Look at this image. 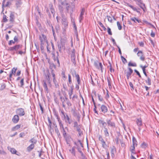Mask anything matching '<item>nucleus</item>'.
Returning a JSON list of instances; mask_svg holds the SVG:
<instances>
[{"label":"nucleus","mask_w":159,"mask_h":159,"mask_svg":"<svg viewBox=\"0 0 159 159\" xmlns=\"http://www.w3.org/2000/svg\"><path fill=\"white\" fill-rule=\"evenodd\" d=\"M46 80L43 81V86L45 89V91H46V92L48 93V88L47 83L50 84L51 83V81L50 78L49 73H48L47 74V76H46Z\"/></svg>","instance_id":"nucleus-1"},{"label":"nucleus","mask_w":159,"mask_h":159,"mask_svg":"<svg viewBox=\"0 0 159 159\" xmlns=\"http://www.w3.org/2000/svg\"><path fill=\"white\" fill-rule=\"evenodd\" d=\"M62 24L65 27L68 25V22L66 17L64 14H62L61 15Z\"/></svg>","instance_id":"nucleus-2"},{"label":"nucleus","mask_w":159,"mask_h":159,"mask_svg":"<svg viewBox=\"0 0 159 159\" xmlns=\"http://www.w3.org/2000/svg\"><path fill=\"white\" fill-rule=\"evenodd\" d=\"M16 113L19 116H23L25 114L24 110L22 108H20L16 110Z\"/></svg>","instance_id":"nucleus-3"},{"label":"nucleus","mask_w":159,"mask_h":159,"mask_svg":"<svg viewBox=\"0 0 159 159\" xmlns=\"http://www.w3.org/2000/svg\"><path fill=\"white\" fill-rule=\"evenodd\" d=\"M128 69L129 70L127 72H126V70H125L124 71L125 73L126 74L128 80L129 79V77L133 72V70L131 68H129Z\"/></svg>","instance_id":"nucleus-4"},{"label":"nucleus","mask_w":159,"mask_h":159,"mask_svg":"<svg viewBox=\"0 0 159 159\" xmlns=\"http://www.w3.org/2000/svg\"><path fill=\"white\" fill-rule=\"evenodd\" d=\"M100 110L101 112L105 114L108 111V109L106 106L102 105L101 106Z\"/></svg>","instance_id":"nucleus-5"},{"label":"nucleus","mask_w":159,"mask_h":159,"mask_svg":"<svg viewBox=\"0 0 159 159\" xmlns=\"http://www.w3.org/2000/svg\"><path fill=\"white\" fill-rule=\"evenodd\" d=\"M138 57H140V59L142 61L145 60V57L142 51L139 50L137 54Z\"/></svg>","instance_id":"nucleus-6"},{"label":"nucleus","mask_w":159,"mask_h":159,"mask_svg":"<svg viewBox=\"0 0 159 159\" xmlns=\"http://www.w3.org/2000/svg\"><path fill=\"white\" fill-rule=\"evenodd\" d=\"M61 113L64 116V118L66 119L67 120V121L66 120V122H67L69 124H70L72 122L71 119L67 115H66L65 116L63 112L62 111Z\"/></svg>","instance_id":"nucleus-7"},{"label":"nucleus","mask_w":159,"mask_h":159,"mask_svg":"<svg viewBox=\"0 0 159 159\" xmlns=\"http://www.w3.org/2000/svg\"><path fill=\"white\" fill-rule=\"evenodd\" d=\"M107 122L108 126H110L113 128L115 127L116 126L115 123L111 121L110 120H107Z\"/></svg>","instance_id":"nucleus-8"},{"label":"nucleus","mask_w":159,"mask_h":159,"mask_svg":"<svg viewBox=\"0 0 159 159\" xmlns=\"http://www.w3.org/2000/svg\"><path fill=\"white\" fill-rule=\"evenodd\" d=\"M19 120V117L18 115H15L12 119V121L14 123H16Z\"/></svg>","instance_id":"nucleus-9"},{"label":"nucleus","mask_w":159,"mask_h":159,"mask_svg":"<svg viewBox=\"0 0 159 159\" xmlns=\"http://www.w3.org/2000/svg\"><path fill=\"white\" fill-rule=\"evenodd\" d=\"M14 12H11L10 15L9 21L10 22H13L15 20V16Z\"/></svg>","instance_id":"nucleus-10"},{"label":"nucleus","mask_w":159,"mask_h":159,"mask_svg":"<svg viewBox=\"0 0 159 159\" xmlns=\"http://www.w3.org/2000/svg\"><path fill=\"white\" fill-rule=\"evenodd\" d=\"M55 116L57 117V119L60 127V129H61L62 128V129H63V128H64L63 124L62 123L61 121L60 120V118L59 117L58 115L55 114Z\"/></svg>","instance_id":"nucleus-11"},{"label":"nucleus","mask_w":159,"mask_h":159,"mask_svg":"<svg viewBox=\"0 0 159 159\" xmlns=\"http://www.w3.org/2000/svg\"><path fill=\"white\" fill-rule=\"evenodd\" d=\"M82 125H78L76 121H75L74 123V127L76 130L81 128Z\"/></svg>","instance_id":"nucleus-12"},{"label":"nucleus","mask_w":159,"mask_h":159,"mask_svg":"<svg viewBox=\"0 0 159 159\" xmlns=\"http://www.w3.org/2000/svg\"><path fill=\"white\" fill-rule=\"evenodd\" d=\"M57 47L59 51L60 52H62V49L65 50V47L64 45L61 43H59L57 45Z\"/></svg>","instance_id":"nucleus-13"},{"label":"nucleus","mask_w":159,"mask_h":159,"mask_svg":"<svg viewBox=\"0 0 159 159\" xmlns=\"http://www.w3.org/2000/svg\"><path fill=\"white\" fill-rule=\"evenodd\" d=\"M61 4L63 6L66 7L67 11L69 12L70 8L69 5L66 2H61Z\"/></svg>","instance_id":"nucleus-14"},{"label":"nucleus","mask_w":159,"mask_h":159,"mask_svg":"<svg viewBox=\"0 0 159 159\" xmlns=\"http://www.w3.org/2000/svg\"><path fill=\"white\" fill-rule=\"evenodd\" d=\"M22 0H16L15 3L16 7L18 8L20 7L22 4Z\"/></svg>","instance_id":"nucleus-15"},{"label":"nucleus","mask_w":159,"mask_h":159,"mask_svg":"<svg viewBox=\"0 0 159 159\" xmlns=\"http://www.w3.org/2000/svg\"><path fill=\"white\" fill-rule=\"evenodd\" d=\"M60 99L61 102H62V106L63 108H65L66 105H65V103L66 102V97L65 98L62 97V96H60Z\"/></svg>","instance_id":"nucleus-16"},{"label":"nucleus","mask_w":159,"mask_h":159,"mask_svg":"<svg viewBox=\"0 0 159 159\" xmlns=\"http://www.w3.org/2000/svg\"><path fill=\"white\" fill-rule=\"evenodd\" d=\"M34 145L31 144L27 148V151L28 152H30L34 148Z\"/></svg>","instance_id":"nucleus-17"},{"label":"nucleus","mask_w":159,"mask_h":159,"mask_svg":"<svg viewBox=\"0 0 159 159\" xmlns=\"http://www.w3.org/2000/svg\"><path fill=\"white\" fill-rule=\"evenodd\" d=\"M57 56L56 57H54L53 58V60L54 61H57V63L58 65V66H60V63L59 61V60L58 59V57H59V55L58 54V52H57Z\"/></svg>","instance_id":"nucleus-18"},{"label":"nucleus","mask_w":159,"mask_h":159,"mask_svg":"<svg viewBox=\"0 0 159 159\" xmlns=\"http://www.w3.org/2000/svg\"><path fill=\"white\" fill-rule=\"evenodd\" d=\"M39 38L40 42L47 40L46 37L43 34H42L41 36H39Z\"/></svg>","instance_id":"nucleus-19"},{"label":"nucleus","mask_w":159,"mask_h":159,"mask_svg":"<svg viewBox=\"0 0 159 159\" xmlns=\"http://www.w3.org/2000/svg\"><path fill=\"white\" fill-rule=\"evenodd\" d=\"M136 123L138 126L142 125V120L141 118H138L136 120Z\"/></svg>","instance_id":"nucleus-20"},{"label":"nucleus","mask_w":159,"mask_h":159,"mask_svg":"<svg viewBox=\"0 0 159 159\" xmlns=\"http://www.w3.org/2000/svg\"><path fill=\"white\" fill-rule=\"evenodd\" d=\"M65 100L66 101V103L68 107H70L72 106V104L66 97V99Z\"/></svg>","instance_id":"nucleus-21"},{"label":"nucleus","mask_w":159,"mask_h":159,"mask_svg":"<svg viewBox=\"0 0 159 159\" xmlns=\"http://www.w3.org/2000/svg\"><path fill=\"white\" fill-rule=\"evenodd\" d=\"M63 7H65L64 6H63L61 4H61H59V10L60 11V12L61 14V15L62 14H63Z\"/></svg>","instance_id":"nucleus-22"},{"label":"nucleus","mask_w":159,"mask_h":159,"mask_svg":"<svg viewBox=\"0 0 159 159\" xmlns=\"http://www.w3.org/2000/svg\"><path fill=\"white\" fill-rule=\"evenodd\" d=\"M139 7L143 10L144 11H145L144 9L145 8V4L143 3L141 1L139 2L138 4Z\"/></svg>","instance_id":"nucleus-23"},{"label":"nucleus","mask_w":159,"mask_h":159,"mask_svg":"<svg viewBox=\"0 0 159 159\" xmlns=\"http://www.w3.org/2000/svg\"><path fill=\"white\" fill-rule=\"evenodd\" d=\"M98 122L100 124L102 125V126L104 127V128H106L107 123L103 120H99Z\"/></svg>","instance_id":"nucleus-24"},{"label":"nucleus","mask_w":159,"mask_h":159,"mask_svg":"<svg viewBox=\"0 0 159 159\" xmlns=\"http://www.w3.org/2000/svg\"><path fill=\"white\" fill-rule=\"evenodd\" d=\"M7 148H8V149L10 150V152L14 154H16V151L15 148H9V147H8ZM17 155H18L17 154Z\"/></svg>","instance_id":"nucleus-25"},{"label":"nucleus","mask_w":159,"mask_h":159,"mask_svg":"<svg viewBox=\"0 0 159 159\" xmlns=\"http://www.w3.org/2000/svg\"><path fill=\"white\" fill-rule=\"evenodd\" d=\"M20 127V125H17L13 127L12 129L11 130L12 131H14L19 129Z\"/></svg>","instance_id":"nucleus-26"},{"label":"nucleus","mask_w":159,"mask_h":159,"mask_svg":"<svg viewBox=\"0 0 159 159\" xmlns=\"http://www.w3.org/2000/svg\"><path fill=\"white\" fill-rule=\"evenodd\" d=\"M69 151L74 156H75V147H74L72 148L71 149L69 150Z\"/></svg>","instance_id":"nucleus-27"},{"label":"nucleus","mask_w":159,"mask_h":159,"mask_svg":"<svg viewBox=\"0 0 159 159\" xmlns=\"http://www.w3.org/2000/svg\"><path fill=\"white\" fill-rule=\"evenodd\" d=\"M72 114L74 116H77L78 119V121H79L80 120V116L78 115H77V113L74 110H72Z\"/></svg>","instance_id":"nucleus-28"},{"label":"nucleus","mask_w":159,"mask_h":159,"mask_svg":"<svg viewBox=\"0 0 159 159\" xmlns=\"http://www.w3.org/2000/svg\"><path fill=\"white\" fill-rule=\"evenodd\" d=\"M22 45H17L13 46L14 50L17 51L20 48H21L22 47Z\"/></svg>","instance_id":"nucleus-29"},{"label":"nucleus","mask_w":159,"mask_h":159,"mask_svg":"<svg viewBox=\"0 0 159 159\" xmlns=\"http://www.w3.org/2000/svg\"><path fill=\"white\" fill-rule=\"evenodd\" d=\"M104 129H105L104 130V132L105 136L106 137H108L109 136V133L107 129V128H105Z\"/></svg>","instance_id":"nucleus-30"},{"label":"nucleus","mask_w":159,"mask_h":159,"mask_svg":"<svg viewBox=\"0 0 159 159\" xmlns=\"http://www.w3.org/2000/svg\"><path fill=\"white\" fill-rule=\"evenodd\" d=\"M116 151V149L114 147H113V148H111V156L112 157H113L115 156V152Z\"/></svg>","instance_id":"nucleus-31"},{"label":"nucleus","mask_w":159,"mask_h":159,"mask_svg":"<svg viewBox=\"0 0 159 159\" xmlns=\"http://www.w3.org/2000/svg\"><path fill=\"white\" fill-rule=\"evenodd\" d=\"M29 142L34 145L36 143L37 141L33 138L29 140Z\"/></svg>","instance_id":"nucleus-32"},{"label":"nucleus","mask_w":159,"mask_h":159,"mask_svg":"<svg viewBox=\"0 0 159 159\" xmlns=\"http://www.w3.org/2000/svg\"><path fill=\"white\" fill-rule=\"evenodd\" d=\"M71 60L73 61V59H74V58L75 57V50L74 49L72 50L71 53Z\"/></svg>","instance_id":"nucleus-33"},{"label":"nucleus","mask_w":159,"mask_h":159,"mask_svg":"<svg viewBox=\"0 0 159 159\" xmlns=\"http://www.w3.org/2000/svg\"><path fill=\"white\" fill-rule=\"evenodd\" d=\"M98 23L99 24V25H100V26L102 28V29L104 31L106 30V28L105 27V26H104L103 24L101 22L98 21Z\"/></svg>","instance_id":"nucleus-34"},{"label":"nucleus","mask_w":159,"mask_h":159,"mask_svg":"<svg viewBox=\"0 0 159 159\" xmlns=\"http://www.w3.org/2000/svg\"><path fill=\"white\" fill-rule=\"evenodd\" d=\"M146 82L148 85H151V80L149 77H147V80H146Z\"/></svg>","instance_id":"nucleus-35"},{"label":"nucleus","mask_w":159,"mask_h":159,"mask_svg":"<svg viewBox=\"0 0 159 159\" xmlns=\"http://www.w3.org/2000/svg\"><path fill=\"white\" fill-rule=\"evenodd\" d=\"M133 140V145L134 146H137V141L136 140V139L133 137L132 139Z\"/></svg>","instance_id":"nucleus-36"},{"label":"nucleus","mask_w":159,"mask_h":159,"mask_svg":"<svg viewBox=\"0 0 159 159\" xmlns=\"http://www.w3.org/2000/svg\"><path fill=\"white\" fill-rule=\"evenodd\" d=\"M73 77H75L76 78L78 77V76H79L78 74H77L76 73V71H73L71 73Z\"/></svg>","instance_id":"nucleus-37"},{"label":"nucleus","mask_w":159,"mask_h":159,"mask_svg":"<svg viewBox=\"0 0 159 159\" xmlns=\"http://www.w3.org/2000/svg\"><path fill=\"white\" fill-rule=\"evenodd\" d=\"M53 82L55 85V86L56 87V88L58 87L59 85L58 84V83H57L55 79H53Z\"/></svg>","instance_id":"nucleus-38"},{"label":"nucleus","mask_w":159,"mask_h":159,"mask_svg":"<svg viewBox=\"0 0 159 159\" xmlns=\"http://www.w3.org/2000/svg\"><path fill=\"white\" fill-rule=\"evenodd\" d=\"M78 133L79 136H81L83 135V133L81 131V129H80L78 130H76Z\"/></svg>","instance_id":"nucleus-39"},{"label":"nucleus","mask_w":159,"mask_h":159,"mask_svg":"<svg viewBox=\"0 0 159 159\" xmlns=\"http://www.w3.org/2000/svg\"><path fill=\"white\" fill-rule=\"evenodd\" d=\"M17 70V68H13L11 70V74L15 75L16 71Z\"/></svg>","instance_id":"nucleus-40"},{"label":"nucleus","mask_w":159,"mask_h":159,"mask_svg":"<svg viewBox=\"0 0 159 159\" xmlns=\"http://www.w3.org/2000/svg\"><path fill=\"white\" fill-rule=\"evenodd\" d=\"M62 129L63 136L64 138H66V137H67L66 132L64 128H63Z\"/></svg>","instance_id":"nucleus-41"},{"label":"nucleus","mask_w":159,"mask_h":159,"mask_svg":"<svg viewBox=\"0 0 159 159\" xmlns=\"http://www.w3.org/2000/svg\"><path fill=\"white\" fill-rule=\"evenodd\" d=\"M121 58L123 62L125 64V63L127 62V60L123 56H121Z\"/></svg>","instance_id":"nucleus-42"},{"label":"nucleus","mask_w":159,"mask_h":159,"mask_svg":"<svg viewBox=\"0 0 159 159\" xmlns=\"http://www.w3.org/2000/svg\"><path fill=\"white\" fill-rule=\"evenodd\" d=\"M68 82L69 84H71L72 83L71 79V76L70 74L68 75Z\"/></svg>","instance_id":"nucleus-43"},{"label":"nucleus","mask_w":159,"mask_h":159,"mask_svg":"<svg viewBox=\"0 0 159 159\" xmlns=\"http://www.w3.org/2000/svg\"><path fill=\"white\" fill-rule=\"evenodd\" d=\"M95 66L98 69H99V63L98 62H95L94 63Z\"/></svg>","instance_id":"nucleus-44"},{"label":"nucleus","mask_w":159,"mask_h":159,"mask_svg":"<svg viewBox=\"0 0 159 159\" xmlns=\"http://www.w3.org/2000/svg\"><path fill=\"white\" fill-rule=\"evenodd\" d=\"M3 20L4 22H6L8 21L7 18V16L4 14L3 16Z\"/></svg>","instance_id":"nucleus-45"},{"label":"nucleus","mask_w":159,"mask_h":159,"mask_svg":"<svg viewBox=\"0 0 159 159\" xmlns=\"http://www.w3.org/2000/svg\"><path fill=\"white\" fill-rule=\"evenodd\" d=\"M41 42V46H44L46 43L47 45L48 44V41H43V42Z\"/></svg>","instance_id":"nucleus-46"},{"label":"nucleus","mask_w":159,"mask_h":159,"mask_svg":"<svg viewBox=\"0 0 159 159\" xmlns=\"http://www.w3.org/2000/svg\"><path fill=\"white\" fill-rule=\"evenodd\" d=\"M128 66H136V64L135 63H133L131 62H129L128 63Z\"/></svg>","instance_id":"nucleus-47"},{"label":"nucleus","mask_w":159,"mask_h":159,"mask_svg":"<svg viewBox=\"0 0 159 159\" xmlns=\"http://www.w3.org/2000/svg\"><path fill=\"white\" fill-rule=\"evenodd\" d=\"M73 89L72 88L71 89V91L69 92L68 94L69 95V98L70 99L71 98V97L72 94H73Z\"/></svg>","instance_id":"nucleus-48"},{"label":"nucleus","mask_w":159,"mask_h":159,"mask_svg":"<svg viewBox=\"0 0 159 159\" xmlns=\"http://www.w3.org/2000/svg\"><path fill=\"white\" fill-rule=\"evenodd\" d=\"M117 25L118 26V29L119 30H120L122 28V26L120 24V22L118 21L117 22Z\"/></svg>","instance_id":"nucleus-49"},{"label":"nucleus","mask_w":159,"mask_h":159,"mask_svg":"<svg viewBox=\"0 0 159 159\" xmlns=\"http://www.w3.org/2000/svg\"><path fill=\"white\" fill-rule=\"evenodd\" d=\"M107 17L108 20V21L111 22H112V20L111 17L110 16H107Z\"/></svg>","instance_id":"nucleus-50"},{"label":"nucleus","mask_w":159,"mask_h":159,"mask_svg":"<svg viewBox=\"0 0 159 159\" xmlns=\"http://www.w3.org/2000/svg\"><path fill=\"white\" fill-rule=\"evenodd\" d=\"M100 68L102 72L103 70V66L102 63L100 62L99 63V69Z\"/></svg>","instance_id":"nucleus-51"},{"label":"nucleus","mask_w":159,"mask_h":159,"mask_svg":"<svg viewBox=\"0 0 159 159\" xmlns=\"http://www.w3.org/2000/svg\"><path fill=\"white\" fill-rule=\"evenodd\" d=\"M134 71L135 72H136L137 74L139 76V77L141 78V75H140V74L139 73V72L137 70H136L135 69L134 70Z\"/></svg>","instance_id":"nucleus-52"},{"label":"nucleus","mask_w":159,"mask_h":159,"mask_svg":"<svg viewBox=\"0 0 159 159\" xmlns=\"http://www.w3.org/2000/svg\"><path fill=\"white\" fill-rule=\"evenodd\" d=\"M107 29H108L107 32H108V34L110 35H111L112 34V33L111 32V29L109 27H108Z\"/></svg>","instance_id":"nucleus-53"},{"label":"nucleus","mask_w":159,"mask_h":159,"mask_svg":"<svg viewBox=\"0 0 159 159\" xmlns=\"http://www.w3.org/2000/svg\"><path fill=\"white\" fill-rule=\"evenodd\" d=\"M24 78H23V79H22L21 80H20V84H21V87H23V86L24 85Z\"/></svg>","instance_id":"nucleus-54"},{"label":"nucleus","mask_w":159,"mask_h":159,"mask_svg":"<svg viewBox=\"0 0 159 159\" xmlns=\"http://www.w3.org/2000/svg\"><path fill=\"white\" fill-rule=\"evenodd\" d=\"M102 146L103 148H105L107 147V144H106V143L104 141L102 143Z\"/></svg>","instance_id":"nucleus-55"},{"label":"nucleus","mask_w":159,"mask_h":159,"mask_svg":"<svg viewBox=\"0 0 159 159\" xmlns=\"http://www.w3.org/2000/svg\"><path fill=\"white\" fill-rule=\"evenodd\" d=\"M141 146L142 148H145L147 147L146 144L145 143H143L141 144Z\"/></svg>","instance_id":"nucleus-56"},{"label":"nucleus","mask_w":159,"mask_h":159,"mask_svg":"<svg viewBox=\"0 0 159 159\" xmlns=\"http://www.w3.org/2000/svg\"><path fill=\"white\" fill-rule=\"evenodd\" d=\"M55 131L58 136L60 135V134L59 132V131L57 128L55 129Z\"/></svg>","instance_id":"nucleus-57"},{"label":"nucleus","mask_w":159,"mask_h":159,"mask_svg":"<svg viewBox=\"0 0 159 159\" xmlns=\"http://www.w3.org/2000/svg\"><path fill=\"white\" fill-rule=\"evenodd\" d=\"M135 146H131V148H130V151H131V152L132 153H134V152L133 151H134V149H135Z\"/></svg>","instance_id":"nucleus-58"},{"label":"nucleus","mask_w":159,"mask_h":159,"mask_svg":"<svg viewBox=\"0 0 159 159\" xmlns=\"http://www.w3.org/2000/svg\"><path fill=\"white\" fill-rule=\"evenodd\" d=\"M99 139L102 143L104 141L101 135L99 136Z\"/></svg>","instance_id":"nucleus-59"},{"label":"nucleus","mask_w":159,"mask_h":159,"mask_svg":"<svg viewBox=\"0 0 159 159\" xmlns=\"http://www.w3.org/2000/svg\"><path fill=\"white\" fill-rule=\"evenodd\" d=\"M73 26H74V28L75 29V33H77V29L76 26V25L75 23L73 24Z\"/></svg>","instance_id":"nucleus-60"},{"label":"nucleus","mask_w":159,"mask_h":159,"mask_svg":"<svg viewBox=\"0 0 159 159\" xmlns=\"http://www.w3.org/2000/svg\"><path fill=\"white\" fill-rule=\"evenodd\" d=\"M77 82L78 83V84H80V78L79 77V76H78V77L76 78Z\"/></svg>","instance_id":"nucleus-61"},{"label":"nucleus","mask_w":159,"mask_h":159,"mask_svg":"<svg viewBox=\"0 0 159 159\" xmlns=\"http://www.w3.org/2000/svg\"><path fill=\"white\" fill-rule=\"evenodd\" d=\"M85 12V9L84 8H83L81 12V13L80 15H83L84 14V12Z\"/></svg>","instance_id":"nucleus-62"},{"label":"nucleus","mask_w":159,"mask_h":159,"mask_svg":"<svg viewBox=\"0 0 159 159\" xmlns=\"http://www.w3.org/2000/svg\"><path fill=\"white\" fill-rule=\"evenodd\" d=\"M70 137H66V138H65L66 141V143L67 144H69V139H70Z\"/></svg>","instance_id":"nucleus-63"},{"label":"nucleus","mask_w":159,"mask_h":159,"mask_svg":"<svg viewBox=\"0 0 159 159\" xmlns=\"http://www.w3.org/2000/svg\"><path fill=\"white\" fill-rule=\"evenodd\" d=\"M129 85L130 86L131 88V90H134V88L133 84H132V82H130L129 83Z\"/></svg>","instance_id":"nucleus-64"}]
</instances>
